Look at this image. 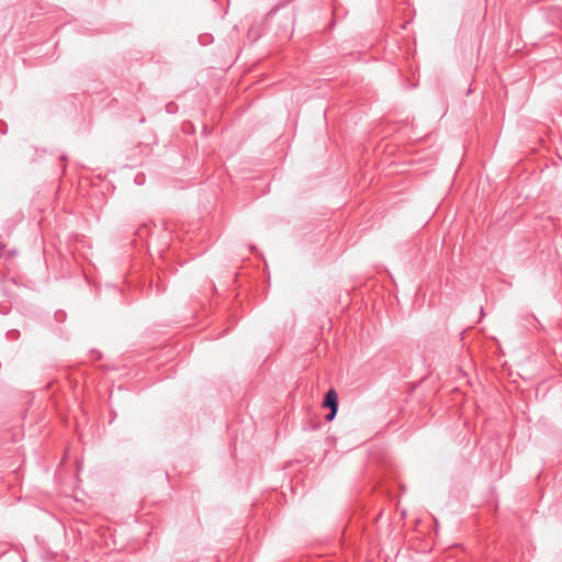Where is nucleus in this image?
<instances>
[{
	"mask_svg": "<svg viewBox=\"0 0 562 562\" xmlns=\"http://www.w3.org/2000/svg\"><path fill=\"white\" fill-rule=\"evenodd\" d=\"M323 405L330 409L329 414L325 417V419L327 422H331L335 418L338 411V396L335 390L330 389L326 393Z\"/></svg>",
	"mask_w": 562,
	"mask_h": 562,
	"instance_id": "f257e3e1",
	"label": "nucleus"
},
{
	"mask_svg": "<svg viewBox=\"0 0 562 562\" xmlns=\"http://www.w3.org/2000/svg\"><path fill=\"white\" fill-rule=\"evenodd\" d=\"M172 110H173V104H168L167 105V111L168 112H172Z\"/></svg>",
	"mask_w": 562,
	"mask_h": 562,
	"instance_id": "f03ea898",
	"label": "nucleus"
}]
</instances>
